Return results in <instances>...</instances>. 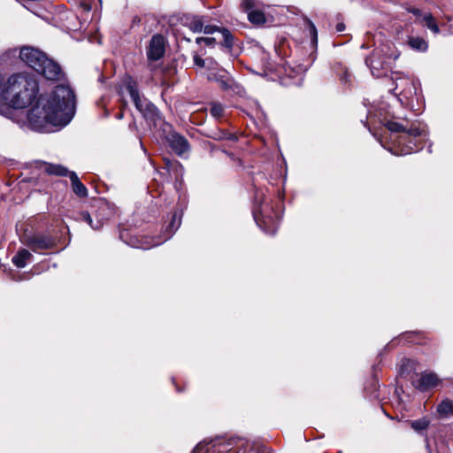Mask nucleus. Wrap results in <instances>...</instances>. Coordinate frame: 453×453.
Instances as JSON below:
<instances>
[{"label": "nucleus", "instance_id": "c756f323", "mask_svg": "<svg viewBox=\"0 0 453 453\" xmlns=\"http://www.w3.org/2000/svg\"><path fill=\"white\" fill-rule=\"evenodd\" d=\"M207 61H210V59L209 58L203 59L198 55H195L194 56V63H195L196 65H197L199 67H204Z\"/></svg>", "mask_w": 453, "mask_h": 453}, {"label": "nucleus", "instance_id": "f257e3e1", "mask_svg": "<svg viewBox=\"0 0 453 453\" xmlns=\"http://www.w3.org/2000/svg\"><path fill=\"white\" fill-rule=\"evenodd\" d=\"M75 104L74 92L69 86H56L36 99L27 115L28 126L37 132H50V127H65L74 116Z\"/></svg>", "mask_w": 453, "mask_h": 453}, {"label": "nucleus", "instance_id": "9b49d317", "mask_svg": "<svg viewBox=\"0 0 453 453\" xmlns=\"http://www.w3.org/2000/svg\"><path fill=\"white\" fill-rule=\"evenodd\" d=\"M112 214L113 210L109 203L102 202L94 214V218L89 212L84 211L79 213L78 219L87 222L92 229L99 230Z\"/></svg>", "mask_w": 453, "mask_h": 453}, {"label": "nucleus", "instance_id": "39448f33", "mask_svg": "<svg viewBox=\"0 0 453 453\" xmlns=\"http://www.w3.org/2000/svg\"><path fill=\"white\" fill-rule=\"evenodd\" d=\"M258 447L242 438H216L198 443L192 453H259Z\"/></svg>", "mask_w": 453, "mask_h": 453}, {"label": "nucleus", "instance_id": "423d86ee", "mask_svg": "<svg viewBox=\"0 0 453 453\" xmlns=\"http://www.w3.org/2000/svg\"><path fill=\"white\" fill-rule=\"evenodd\" d=\"M257 225L267 234H274L278 229L279 218L271 214V207L265 200V194L257 190L252 210Z\"/></svg>", "mask_w": 453, "mask_h": 453}, {"label": "nucleus", "instance_id": "cd10ccee", "mask_svg": "<svg viewBox=\"0 0 453 453\" xmlns=\"http://www.w3.org/2000/svg\"><path fill=\"white\" fill-rule=\"evenodd\" d=\"M196 42L197 44H201L202 42H203L208 46H213L216 42V38H214V37H197L196 39Z\"/></svg>", "mask_w": 453, "mask_h": 453}, {"label": "nucleus", "instance_id": "7c9ffc66", "mask_svg": "<svg viewBox=\"0 0 453 453\" xmlns=\"http://www.w3.org/2000/svg\"><path fill=\"white\" fill-rule=\"evenodd\" d=\"M407 11L417 17H419L422 14V12L419 9L414 8V7H410L407 9Z\"/></svg>", "mask_w": 453, "mask_h": 453}, {"label": "nucleus", "instance_id": "9d476101", "mask_svg": "<svg viewBox=\"0 0 453 453\" xmlns=\"http://www.w3.org/2000/svg\"><path fill=\"white\" fill-rule=\"evenodd\" d=\"M45 172L48 174L57 176H66L68 175L71 180L72 189L73 193L79 197H87L88 189L85 185L81 181L80 178L75 172H69L67 168L60 165L47 164L45 165Z\"/></svg>", "mask_w": 453, "mask_h": 453}, {"label": "nucleus", "instance_id": "20e7f679", "mask_svg": "<svg viewBox=\"0 0 453 453\" xmlns=\"http://www.w3.org/2000/svg\"><path fill=\"white\" fill-rule=\"evenodd\" d=\"M19 58L24 64L44 76L47 80L58 81L64 76L60 65L50 59L44 52L35 47H21L19 49Z\"/></svg>", "mask_w": 453, "mask_h": 453}, {"label": "nucleus", "instance_id": "393cba45", "mask_svg": "<svg viewBox=\"0 0 453 453\" xmlns=\"http://www.w3.org/2000/svg\"><path fill=\"white\" fill-rule=\"evenodd\" d=\"M453 411V402L449 399L442 400L437 405V412L440 415L446 416Z\"/></svg>", "mask_w": 453, "mask_h": 453}, {"label": "nucleus", "instance_id": "a878e982", "mask_svg": "<svg viewBox=\"0 0 453 453\" xmlns=\"http://www.w3.org/2000/svg\"><path fill=\"white\" fill-rule=\"evenodd\" d=\"M423 21L427 28H429L434 34L437 35L440 33V28L431 13H425L423 15Z\"/></svg>", "mask_w": 453, "mask_h": 453}, {"label": "nucleus", "instance_id": "1a4fd4ad", "mask_svg": "<svg viewBox=\"0 0 453 453\" xmlns=\"http://www.w3.org/2000/svg\"><path fill=\"white\" fill-rule=\"evenodd\" d=\"M180 226V218L177 216L175 213L170 224L166 227L165 233L164 234V237H142L141 240L137 237H130L129 241H125L127 244L142 250H149L152 247L158 246L165 242L166 240L170 239L172 235L175 233V231Z\"/></svg>", "mask_w": 453, "mask_h": 453}, {"label": "nucleus", "instance_id": "bb28decb", "mask_svg": "<svg viewBox=\"0 0 453 453\" xmlns=\"http://www.w3.org/2000/svg\"><path fill=\"white\" fill-rule=\"evenodd\" d=\"M225 107L219 102L210 104V114L216 119H220L224 114Z\"/></svg>", "mask_w": 453, "mask_h": 453}, {"label": "nucleus", "instance_id": "4468645a", "mask_svg": "<svg viewBox=\"0 0 453 453\" xmlns=\"http://www.w3.org/2000/svg\"><path fill=\"white\" fill-rule=\"evenodd\" d=\"M440 381L441 380L435 372L424 371L416 374V378L412 380V385L416 389L426 392L438 386Z\"/></svg>", "mask_w": 453, "mask_h": 453}, {"label": "nucleus", "instance_id": "f8f14e48", "mask_svg": "<svg viewBox=\"0 0 453 453\" xmlns=\"http://www.w3.org/2000/svg\"><path fill=\"white\" fill-rule=\"evenodd\" d=\"M23 244L30 248L34 252L50 250L55 247V239L47 234L25 232L20 237Z\"/></svg>", "mask_w": 453, "mask_h": 453}, {"label": "nucleus", "instance_id": "f704fd0d", "mask_svg": "<svg viewBox=\"0 0 453 453\" xmlns=\"http://www.w3.org/2000/svg\"><path fill=\"white\" fill-rule=\"evenodd\" d=\"M122 118H123V113H119V114L117 115V119H122Z\"/></svg>", "mask_w": 453, "mask_h": 453}, {"label": "nucleus", "instance_id": "f3484780", "mask_svg": "<svg viewBox=\"0 0 453 453\" xmlns=\"http://www.w3.org/2000/svg\"><path fill=\"white\" fill-rule=\"evenodd\" d=\"M259 3L256 0H242L241 7L247 12L248 19L255 25H262L265 22V17L261 10L257 7Z\"/></svg>", "mask_w": 453, "mask_h": 453}, {"label": "nucleus", "instance_id": "2f4dec72", "mask_svg": "<svg viewBox=\"0 0 453 453\" xmlns=\"http://www.w3.org/2000/svg\"><path fill=\"white\" fill-rule=\"evenodd\" d=\"M410 363H411V361L409 359L403 360V364L402 365L401 369H400L401 375L404 374V367H405V365H409Z\"/></svg>", "mask_w": 453, "mask_h": 453}, {"label": "nucleus", "instance_id": "dca6fc26", "mask_svg": "<svg viewBox=\"0 0 453 453\" xmlns=\"http://www.w3.org/2000/svg\"><path fill=\"white\" fill-rule=\"evenodd\" d=\"M165 140L170 148L180 157H185L189 151V143L188 140L175 131H170L165 135Z\"/></svg>", "mask_w": 453, "mask_h": 453}, {"label": "nucleus", "instance_id": "b1692460", "mask_svg": "<svg viewBox=\"0 0 453 453\" xmlns=\"http://www.w3.org/2000/svg\"><path fill=\"white\" fill-rule=\"evenodd\" d=\"M217 32L221 35L223 40L222 45L229 50L232 49L234 44V38L229 30L226 28H220L219 27V30Z\"/></svg>", "mask_w": 453, "mask_h": 453}, {"label": "nucleus", "instance_id": "7ed1b4c3", "mask_svg": "<svg viewBox=\"0 0 453 453\" xmlns=\"http://www.w3.org/2000/svg\"><path fill=\"white\" fill-rule=\"evenodd\" d=\"M39 86L36 80L25 73H16L1 86V97L14 108L23 109L36 98Z\"/></svg>", "mask_w": 453, "mask_h": 453}, {"label": "nucleus", "instance_id": "2eb2a0df", "mask_svg": "<svg viewBox=\"0 0 453 453\" xmlns=\"http://www.w3.org/2000/svg\"><path fill=\"white\" fill-rule=\"evenodd\" d=\"M183 22L193 33L203 32L206 35H211L219 30V27L216 25H204L205 20L203 16L188 15L185 17Z\"/></svg>", "mask_w": 453, "mask_h": 453}, {"label": "nucleus", "instance_id": "0eeeda50", "mask_svg": "<svg viewBox=\"0 0 453 453\" xmlns=\"http://www.w3.org/2000/svg\"><path fill=\"white\" fill-rule=\"evenodd\" d=\"M126 88L136 109L142 114L143 118L148 122L157 125V121L160 120L159 111L153 104L140 96L136 82L128 78L126 82Z\"/></svg>", "mask_w": 453, "mask_h": 453}, {"label": "nucleus", "instance_id": "f03ea898", "mask_svg": "<svg viewBox=\"0 0 453 453\" xmlns=\"http://www.w3.org/2000/svg\"><path fill=\"white\" fill-rule=\"evenodd\" d=\"M383 125L391 133L390 139L394 142L395 148H388L395 155H407L417 152L422 149V142L426 134L424 128L412 123H399L394 119L384 120Z\"/></svg>", "mask_w": 453, "mask_h": 453}, {"label": "nucleus", "instance_id": "412c9836", "mask_svg": "<svg viewBox=\"0 0 453 453\" xmlns=\"http://www.w3.org/2000/svg\"><path fill=\"white\" fill-rule=\"evenodd\" d=\"M31 257L32 254L27 250L23 249L18 251V253L12 257V261L17 267L23 268Z\"/></svg>", "mask_w": 453, "mask_h": 453}, {"label": "nucleus", "instance_id": "5701e85b", "mask_svg": "<svg viewBox=\"0 0 453 453\" xmlns=\"http://www.w3.org/2000/svg\"><path fill=\"white\" fill-rule=\"evenodd\" d=\"M16 109L10 102L9 104L0 102V114L6 118L14 119L17 115Z\"/></svg>", "mask_w": 453, "mask_h": 453}, {"label": "nucleus", "instance_id": "a211bd4d", "mask_svg": "<svg viewBox=\"0 0 453 453\" xmlns=\"http://www.w3.org/2000/svg\"><path fill=\"white\" fill-rule=\"evenodd\" d=\"M165 54V39L159 35H154L150 42L147 57L150 61H157L160 59Z\"/></svg>", "mask_w": 453, "mask_h": 453}, {"label": "nucleus", "instance_id": "aec40b11", "mask_svg": "<svg viewBox=\"0 0 453 453\" xmlns=\"http://www.w3.org/2000/svg\"><path fill=\"white\" fill-rule=\"evenodd\" d=\"M408 46L413 50L425 52L428 48L427 42L419 36H409L407 39Z\"/></svg>", "mask_w": 453, "mask_h": 453}, {"label": "nucleus", "instance_id": "c85d7f7f", "mask_svg": "<svg viewBox=\"0 0 453 453\" xmlns=\"http://www.w3.org/2000/svg\"><path fill=\"white\" fill-rule=\"evenodd\" d=\"M309 25V32L311 36V41L313 44L317 43L318 41V33L315 25L311 21H308Z\"/></svg>", "mask_w": 453, "mask_h": 453}, {"label": "nucleus", "instance_id": "6ab92c4d", "mask_svg": "<svg viewBox=\"0 0 453 453\" xmlns=\"http://www.w3.org/2000/svg\"><path fill=\"white\" fill-rule=\"evenodd\" d=\"M208 79L217 82L224 91L234 90L235 83L226 70L211 71L208 74Z\"/></svg>", "mask_w": 453, "mask_h": 453}, {"label": "nucleus", "instance_id": "6e6552de", "mask_svg": "<svg viewBox=\"0 0 453 453\" xmlns=\"http://www.w3.org/2000/svg\"><path fill=\"white\" fill-rule=\"evenodd\" d=\"M388 50L389 47L388 45L377 47L373 50L371 56L366 58L365 64L370 68L373 77L380 78L387 76L390 70L389 61L391 58L395 60L398 58V55L393 56V54H388Z\"/></svg>", "mask_w": 453, "mask_h": 453}, {"label": "nucleus", "instance_id": "473e14b6", "mask_svg": "<svg viewBox=\"0 0 453 453\" xmlns=\"http://www.w3.org/2000/svg\"><path fill=\"white\" fill-rule=\"evenodd\" d=\"M344 29H345V25L344 24H342V23L337 24L336 30L338 32H342V31H344Z\"/></svg>", "mask_w": 453, "mask_h": 453}, {"label": "nucleus", "instance_id": "72a5a7b5", "mask_svg": "<svg viewBox=\"0 0 453 453\" xmlns=\"http://www.w3.org/2000/svg\"><path fill=\"white\" fill-rule=\"evenodd\" d=\"M127 234H128V233H127V232H126V231H122V232L120 233V237H121L122 239H124V238H125V236H126V235H127Z\"/></svg>", "mask_w": 453, "mask_h": 453}, {"label": "nucleus", "instance_id": "4be33fe9", "mask_svg": "<svg viewBox=\"0 0 453 453\" xmlns=\"http://www.w3.org/2000/svg\"><path fill=\"white\" fill-rule=\"evenodd\" d=\"M408 423L416 433L423 434L428 428L431 420L427 417H423L417 420H409Z\"/></svg>", "mask_w": 453, "mask_h": 453}, {"label": "nucleus", "instance_id": "ddd939ff", "mask_svg": "<svg viewBox=\"0 0 453 453\" xmlns=\"http://www.w3.org/2000/svg\"><path fill=\"white\" fill-rule=\"evenodd\" d=\"M393 82L395 83L394 91L399 90L398 93H395V96H403L404 99H410L413 96L418 95L419 83L402 73H395V77H392Z\"/></svg>", "mask_w": 453, "mask_h": 453}]
</instances>
